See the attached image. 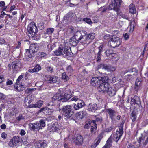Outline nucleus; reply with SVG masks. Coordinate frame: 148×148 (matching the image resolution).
<instances>
[{"instance_id": "obj_52", "label": "nucleus", "mask_w": 148, "mask_h": 148, "mask_svg": "<svg viewBox=\"0 0 148 148\" xmlns=\"http://www.w3.org/2000/svg\"><path fill=\"white\" fill-rule=\"evenodd\" d=\"M103 133H101L99 134L98 137L97 138L96 140H97V141H99L100 143L101 140L103 137Z\"/></svg>"}, {"instance_id": "obj_27", "label": "nucleus", "mask_w": 148, "mask_h": 148, "mask_svg": "<svg viewBox=\"0 0 148 148\" xmlns=\"http://www.w3.org/2000/svg\"><path fill=\"white\" fill-rule=\"evenodd\" d=\"M115 89V88L114 87H109L106 92L109 96H113L115 95L116 93V90Z\"/></svg>"}, {"instance_id": "obj_10", "label": "nucleus", "mask_w": 148, "mask_h": 148, "mask_svg": "<svg viewBox=\"0 0 148 148\" xmlns=\"http://www.w3.org/2000/svg\"><path fill=\"white\" fill-rule=\"evenodd\" d=\"M60 47L62 56L64 57L67 56L70 57L73 56V54L71 52V49L70 47H63L62 45H60Z\"/></svg>"}, {"instance_id": "obj_37", "label": "nucleus", "mask_w": 148, "mask_h": 148, "mask_svg": "<svg viewBox=\"0 0 148 148\" xmlns=\"http://www.w3.org/2000/svg\"><path fill=\"white\" fill-rule=\"evenodd\" d=\"M43 101L41 100H39L35 104L32 105V107L40 108L41 107L43 104Z\"/></svg>"}, {"instance_id": "obj_59", "label": "nucleus", "mask_w": 148, "mask_h": 148, "mask_svg": "<svg viewBox=\"0 0 148 148\" xmlns=\"http://www.w3.org/2000/svg\"><path fill=\"white\" fill-rule=\"evenodd\" d=\"M7 85H11L13 84V82L11 80H8L6 82Z\"/></svg>"}, {"instance_id": "obj_24", "label": "nucleus", "mask_w": 148, "mask_h": 148, "mask_svg": "<svg viewBox=\"0 0 148 148\" xmlns=\"http://www.w3.org/2000/svg\"><path fill=\"white\" fill-rule=\"evenodd\" d=\"M88 107V110L91 112H94L97 109V105L96 104H90Z\"/></svg>"}, {"instance_id": "obj_21", "label": "nucleus", "mask_w": 148, "mask_h": 148, "mask_svg": "<svg viewBox=\"0 0 148 148\" xmlns=\"http://www.w3.org/2000/svg\"><path fill=\"white\" fill-rule=\"evenodd\" d=\"M39 111L40 112H43L45 114L51 115L52 114L54 110L52 109L49 108L47 107H45L41 108Z\"/></svg>"}, {"instance_id": "obj_7", "label": "nucleus", "mask_w": 148, "mask_h": 148, "mask_svg": "<svg viewBox=\"0 0 148 148\" xmlns=\"http://www.w3.org/2000/svg\"><path fill=\"white\" fill-rule=\"evenodd\" d=\"M136 73H137V72L136 69L134 68L126 70L124 73V75H126L125 76V78L128 80L134 78Z\"/></svg>"}, {"instance_id": "obj_45", "label": "nucleus", "mask_w": 148, "mask_h": 148, "mask_svg": "<svg viewBox=\"0 0 148 148\" xmlns=\"http://www.w3.org/2000/svg\"><path fill=\"white\" fill-rule=\"evenodd\" d=\"M62 79L64 80L65 82L67 81L69 79V77L65 72L62 73Z\"/></svg>"}, {"instance_id": "obj_43", "label": "nucleus", "mask_w": 148, "mask_h": 148, "mask_svg": "<svg viewBox=\"0 0 148 148\" xmlns=\"http://www.w3.org/2000/svg\"><path fill=\"white\" fill-rule=\"evenodd\" d=\"M61 51L60 47V46L59 47L54 51V53L57 56H62Z\"/></svg>"}, {"instance_id": "obj_60", "label": "nucleus", "mask_w": 148, "mask_h": 148, "mask_svg": "<svg viewBox=\"0 0 148 148\" xmlns=\"http://www.w3.org/2000/svg\"><path fill=\"white\" fill-rule=\"evenodd\" d=\"M47 55L46 53L45 52H41L40 55V57L43 58L45 57Z\"/></svg>"}, {"instance_id": "obj_35", "label": "nucleus", "mask_w": 148, "mask_h": 148, "mask_svg": "<svg viewBox=\"0 0 148 148\" xmlns=\"http://www.w3.org/2000/svg\"><path fill=\"white\" fill-rule=\"evenodd\" d=\"M86 36L88 41H90L91 42V40L95 38V35L94 33H92L86 35Z\"/></svg>"}, {"instance_id": "obj_49", "label": "nucleus", "mask_w": 148, "mask_h": 148, "mask_svg": "<svg viewBox=\"0 0 148 148\" xmlns=\"http://www.w3.org/2000/svg\"><path fill=\"white\" fill-rule=\"evenodd\" d=\"M66 70L68 73H71L73 71V69L70 65L68 66L66 68Z\"/></svg>"}, {"instance_id": "obj_12", "label": "nucleus", "mask_w": 148, "mask_h": 148, "mask_svg": "<svg viewBox=\"0 0 148 148\" xmlns=\"http://www.w3.org/2000/svg\"><path fill=\"white\" fill-rule=\"evenodd\" d=\"M62 129L60 123L57 122L54 123L52 125L49 127V130L50 132H56Z\"/></svg>"}, {"instance_id": "obj_51", "label": "nucleus", "mask_w": 148, "mask_h": 148, "mask_svg": "<svg viewBox=\"0 0 148 148\" xmlns=\"http://www.w3.org/2000/svg\"><path fill=\"white\" fill-rule=\"evenodd\" d=\"M38 26L39 29L40 30H42L44 28V24L43 23H39L38 24Z\"/></svg>"}, {"instance_id": "obj_4", "label": "nucleus", "mask_w": 148, "mask_h": 148, "mask_svg": "<svg viewBox=\"0 0 148 148\" xmlns=\"http://www.w3.org/2000/svg\"><path fill=\"white\" fill-rule=\"evenodd\" d=\"M108 77L107 76L104 77H94L91 80V84L92 86L98 87L100 84L104 81H106V79H108Z\"/></svg>"}, {"instance_id": "obj_62", "label": "nucleus", "mask_w": 148, "mask_h": 148, "mask_svg": "<svg viewBox=\"0 0 148 148\" xmlns=\"http://www.w3.org/2000/svg\"><path fill=\"white\" fill-rule=\"evenodd\" d=\"M7 136V135L5 133H2L1 134V137L3 138H5Z\"/></svg>"}, {"instance_id": "obj_18", "label": "nucleus", "mask_w": 148, "mask_h": 148, "mask_svg": "<svg viewBox=\"0 0 148 148\" xmlns=\"http://www.w3.org/2000/svg\"><path fill=\"white\" fill-rule=\"evenodd\" d=\"M86 34H83L79 40V42H80L84 46H87L90 42V41H88V40L86 36Z\"/></svg>"}, {"instance_id": "obj_63", "label": "nucleus", "mask_w": 148, "mask_h": 148, "mask_svg": "<svg viewBox=\"0 0 148 148\" xmlns=\"http://www.w3.org/2000/svg\"><path fill=\"white\" fill-rule=\"evenodd\" d=\"M36 69H35L34 68H33V69H29V70H28V71L30 72H31V73H33V72H37L35 70Z\"/></svg>"}, {"instance_id": "obj_14", "label": "nucleus", "mask_w": 148, "mask_h": 148, "mask_svg": "<svg viewBox=\"0 0 148 148\" xmlns=\"http://www.w3.org/2000/svg\"><path fill=\"white\" fill-rule=\"evenodd\" d=\"M108 80H106V81H103V82L100 84L99 86L98 87L100 89V91H102L103 92L107 91L109 87V83L107 82Z\"/></svg>"}, {"instance_id": "obj_39", "label": "nucleus", "mask_w": 148, "mask_h": 148, "mask_svg": "<svg viewBox=\"0 0 148 148\" xmlns=\"http://www.w3.org/2000/svg\"><path fill=\"white\" fill-rule=\"evenodd\" d=\"M102 48L100 47L99 49V51L98 52L97 54V57L96 58V60L98 62L101 59V53L102 51V50H101Z\"/></svg>"}, {"instance_id": "obj_26", "label": "nucleus", "mask_w": 148, "mask_h": 148, "mask_svg": "<svg viewBox=\"0 0 148 148\" xmlns=\"http://www.w3.org/2000/svg\"><path fill=\"white\" fill-rule=\"evenodd\" d=\"M30 49L34 53L37 52L39 49V46L37 43L32 44L29 47Z\"/></svg>"}, {"instance_id": "obj_33", "label": "nucleus", "mask_w": 148, "mask_h": 148, "mask_svg": "<svg viewBox=\"0 0 148 148\" xmlns=\"http://www.w3.org/2000/svg\"><path fill=\"white\" fill-rule=\"evenodd\" d=\"M104 53L108 58H111L113 54L114 53L112 50H108L106 51Z\"/></svg>"}, {"instance_id": "obj_47", "label": "nucleus", "mask_w": 148, "mask_h": 148, "mask_svg": "<svg viewBox=\"0 0 148 148\" xmlns=\"http://www.w3.org/2000/svg\"><path fill=\"white\" fill-rule=\"evenodd\" d=\"M101 67H102L103 69L107 70L108 71H109L110 66L108 65L104 64H101L98 66V68H99Z\"/></svg>"}, {"instance_id": "obj_29", "label": "nucleus", "mask_w": 148, "mask_h": 148, "mask_svg": "<svg viewBox=\"0 0 148 148\" xmlns=\"http://www.w3.org/2000/svg\"><path fill=\"white\" fill-rule=\"evenodd\" d=\"M108 8L109 10L113 9L116 12H118L119 10V8L114 3H112H112L109 5Z\"/></svg>"}, {"instance_id": "obj_31", "label": "nucleus", "mask_w": 148, "mask_h": 148, "mask_svg": "<svg viewBox=\"0 0 148 148\" xmlns=\"http://www.w3.org/2000/svg\"><path fill=\"white\" fill-rule=\"evenodd\" d=\"M34 53H35L30 49H27L26 51L25 55L26 56H27L29 58H31L34 56Z\"/></svg>"}, {"instance_id": "obj_44", "label": "nucleus", "mask_w": 148, "mask_h": 148, "mask_svg": "<svg viewBox=\"0 0 148 148\" xmlns=\"http://www.w3.org/2000/svg\"><path fill=\"white\" fill-rule=\"evenodd\" d=\"M46 69L48 72L52 73L54 71L53 68L49 66H47L46 67Z\"/></svg>"}, {"instance_id": "obj_50", "label": "nucleus", "mask_w": 148, "mask_h": 148, "mask_svg": "<svg viewBox=\"0 0 148 148\" xmlns=\"http://www.w3.org/2000/svg\"><path fill=\"white\" fill-rule=\"evenodd\" d=\"M54 30L53 28H48L47 29V33L48 34H51L53 32Z\"/></svg>"}, {"instance_id": "obj_6", "label": "nucleus", "mask_w": 148, "mask_h": 148, "mask_svg": "<svg viewBox=\"0 0 148 148\" xmlns=\"http://www.w3.org/2000/svg\"><path fill=\"white\" fill-rule=\"evenodd\" d=\"M30 130H34L36 129L37 130L42 129L45 126V122L43 120H40L39 123H30L29 125Z\"/></svg>"}, {"instance_id": "obj_58", "label": "nucleus", "mask_w": 148, "mask_h": 148, "mask_svg": "<svg viewBox=\"0 0 148 148\" xmlns=\"http://www.w3.org/2000/svg\"><path fill=\"white\" fill-rule=\"evenodd\" d=\"M123 36L125 40H127L129 37V35L127 33H126L124 34H123Z\"/></svg>"}, {"instance_id": "obj_20", "label": "nucleus", "mask_w": 148, "mask_h": 148, "mask_svg": "<svg viewBox=\"0 0 148 148\" xmlns=\"http://www.w3.org/2000/svg\"><path fill=\"white\" fill-rule=\"evenodd\" d=\"M106 111L109 114V117L112 120L114 118L116 115V112L114 110L111 108L106 109Z\"/></svg>"}, {"instance_id": "obj_57", "label": "nucleus", "mask_w": 148, "mask_h": 148, "mask_svg": "<svg viewBox=\"0 0 148 148\" xmlns=\"http://www.w3.org/2000/svg\"><path fill=\"white\" fill-rule=\"evenodd\" d=\"M110 36L108 34H107L105 35L104 36V38L105 40H108L109 39L110 40V38H112L110 37Z\"/></svg>"}, {"instance_id": "obj_56", "label": "nucleus", "mask_w": 148, "mask_h": 148, "mask_svg": "<svg viewBox=\"0 0 148 148\" xmlns=\"http://www.w3.org/2000/svg\"><path fill=\"white\" fill-rule=\"evenodd\" d=\"M113 129V127L112 126H110L108 127V128L106 129L105 131L106 132H111Z\"/></svg>"}, {"instance_id": "obj_64", "label": "nucleus", "mask_w": 148, "mask_h": 148, "mask_svg": "<svg viewBox=\"0 0 148 148\" xmlns=\"http://www.w3.org/2000/svg\"><path fill=\"white\" fill-rule=\"evenodd\" d=\"M16 119L18 121H20L21 120L23 119V116L20 115L18 116V117H17L16 118Z\"/></svg>"}, {"instance_id": "obj_38", "label": "nucleus", "mask_w": 148, "mask_h": 148, "mask_svg": "<svg viewBox=\"0 0 148 148\" xmlns=\"http://www.w3.org/2000/svg\"><path fill=\"white\" fill-rule=\"evenodd\" d=\"M111 141L110 138H109L106 142V145L102 148H110L111 146Z\"/></svg>"}, {"instance_id": "obj_16", "label": "nucleus", "mask_w": 148, "mask_h": 148, "mask_svg": "<svg viewBox=\"0 0 148 148\" xmlns=\"http://www.w3.org/2000/svg\"><path fill=\"white\" fill-rule=\"evenodd\" d=\"M85 105V103L84 101L81 100H79L76 104H74L73 108L75 110H79Z\"/></svg>"}, {"instance_id": "obj_1", "label": "nucleus", "mask_w": 148, "mask_h": 148, "mask_svg": "<svg viewBox=\"0 0 148 148\" xmlns=\"http://www.w3.org/2000/svg\"><path fill=\"white\" fill-rule=\"evenodd\" d=\"M28 35L35 40H38L40 38V35L37 34V28L34 22L29 23L27 28Z\"/></svg>"}, {"instance_id": "obj_3", "label": "nucleus", "mask_w": 148, "mask_h": 148, "mask_svg": "<svg viewBox=\"0 0 148 148\" xmlns=\"http://www.w3.org/2000/svg\"><path fill=\"white\" fill-rule=\"evenodd\" d=\"M72 107L71 105L64 106L62 108V110L64 114V117L66 119L71 117L74 114L72 110Z\"/></svg>"}, {"instance_id": "obj_5", "label": "nucleus", "mask_w": 148, "mask_h": 148, "mask_svg": "<svg viewBox=\"0 0 148 148\" xmlns=\"http://www.w3.org/2000/svg\"><path fill=\"white\" fill-rule=\"evenodd\" d=\"M121 43V41L119 38L114 36L110 38L108 44L111 47L114 48L118 47Z\"/></svg>"}, {"instance_id": "obj_55", "label": "nucleus", "mask_w": 148, "mask_h": 148, "mask_svg": "<svg viewBox=\"0 0 148 148\" xmlns=\"http://www.w3.org/2000/svg\"><path fill=\"white\" fill-rule=\"evenodd\" d=\"M100 143L99 141H97L95 143H94L92 144L91 147L92 148H95Z\"/></svg>"}, {"instance_id": "obj_42", "label": "nucleus", "mask_w": 148, "mask_h": 148, "mask_svg": "<svg viewBox=\"0 0 148 148\" xmlns=\"http://www.w3.org/2000/svg\"><path fill=\"white\" fill-rule=\"evenodd\" d=\"M136 114L135 112L133 111L131 114V119L133 121H135L136 119Z\"/></svg>"}, {"instance_id": "obj_17", "label": "nucleus", "mask_w": 148, "mask_h": 148, "mask_svg": "<svg viewBox=\"0 0 148 148\" xmlns=\"http://www.w3.org/2000/svg\"><path fill=\"white\" fill-rule=\"evenodd\" d=\"M46 77L47 79L46 81L48 82H47L50 83H57L58 79V77L54 76L47 75L46 76Z\"/></svg>"}, {"instance_id": "obj_23", "label": "nucleus", "mask_w": 148, "mask_h": 148, "mask_svg": "<svg viewBox=\"0 0 148 148\" xmlns=\"http://www.w3.org/2000/svg\"><path fill=\"white\" fill-rule=\"evenodd\" d=\"M131 102L132 104L137 105L140 104L141 102L139 98L137 96H135L131 99Z\"/></svg>"}, {"instance_id": "obj_53", "label": "nucleus", "mask_w": 148, "mask_h": 148, "mask_svg": "<svg viewBox=\"0 0 148 148\" xmlns=\"http://www.w3.org/2000/svg\"><path fill=\"white\" fill-rule=\"evenodd\" d=\"M36 89L35 88H32V89H27L25 90V92L26 93H32V92L33 90H36Z\"/></svg>"}, {"instance_id": "obj_48", "label": "nucleus", "mask_w": 148, "mask_h": 148, "mask_svg": "<svg viewBox=\"0 0 148 148\" xmlns=\"http://www.w3.org/2000/svg\"><path fill=\"white\" fill-rule=\"evenodd\" d=\"M83 21H85L87 23L89 24H91L92 23L91 19H90V18H83Z\"/></svg>"}, {"instance_id": "obj_9", "label": "nucleus", "mask_w": 148, "mask_h": 148, "mask_svg": "<svg viewBox=\"0 0 148 148\" xmlns=\"http://www.w3.org/2000/svg\"><path fill=\"white\" fill-rule=\"evenodd\" d=\"M24 75V74H23L20 75L17 79L15 84L14 85V88L16 90H17L18 91H23L25 88V86L20 84H19L20 81L23 77Z\"/></svg>"}, {"instance_id": "obj_25", "label": "nucleus", "mask_w": 148, "mask_h": 148, "mask_svg": "<svg viewBox=\"0 0 148 148\" xmlns=\"http://www.w3.org/2000/svg\"><path fill=\"white\" fill-rule=\"evenodd\" d=\"M141 79L140 77L137 78L135 82V89L136 91L140 89L141 87Z\"/></svg>"}, {"instance_id": "obj_28", "label": "nucleus", "mask_w": 148, "mask_h": 148, "mask_svg": "<svg viewBox=\"0 0 148 148\" xmlns=\"http://www.w3.org/2000/svg\"><path fill=\"white\" fill-rule=\"evenodd\" d=\"M70 44L73 46H75L79 42V40L73 36L69 40Z\"/></svg>"}, {"instance_id": "obj_40", "label": "nucleus", "mask_w": 148, "mask_h": 148, "mask_svg": "<svg viewBox=\"0 0 148 148\" xmlns=\"http://www.w3.org/2000/svg\"><path fill=\"white\" fill-rule=\"evenodd\" d=\"M119 58L118 55L114 53L109 59L113 61H116L119 60Z\"/></svg>"}, {"instance_id": "obj_15", "label": "nucleus", "mask_w": 148, "mask_h": 148, "mask_svg": "<svg viewBox=\"0 0 148 148\" xmlns=\"http://www.w3.org/2000/svg\"><path fill=\"white\" fill-rule=\"evenodd\" d=\"M19 137L18 136H15L10 140L9 143V145L11 147L16 146L19 144Z\"/></svg>"}, {"instance_id": "obj_30", "label": "nucleus", "mask_w": 148, "mask_h": 148, "mask_svg": "<svg viewBox=\"0 0 148 148\" xmlns=\"http://www.w3.org/2000/svg\"><path fill=\"white\" fill-rule=\"evenodd\" d=\"M87 113L86 111H83L78 112L77 113V115L79 119H82L84 117L86 114Z\"/></svg>"}, {"instance_id": "obj_34", "label": "nucleus", "mask_w": 148, "mask_h": 148, "mask_svg": "<svg viewBox=\"0 0 148 148\" xmlns=\"http://www.w3.org/2000/svg\"><path fill=\"white\" fill-rule=\"evenodd\" d=\"M129 12L130 13L132 14H134L136 12V8L133 4H131L130 5Z\"/></svg>"}, {"instance_id": "obj_46", "label": "nucleus", "mask_w": 148, "mask_h": 148, "mask_svg": "<svg viewBox=\"0 0 148 148\" xmlns=\"http://www.w3.org/2000/svg\"><path fill=\"white\" fill-rule=\"evenodd\" d=\"M75 14L71 12H69L67 16L64 17V18H66L67 20L71 19L70 18H73V16H74Z\"/></svg>"}, {"instance_id": "obj_41", "label": "nucleus", "mask_w": 148, "mask_h": 148, "mask_svg": "<svg viewBox=\"0 0 148 148\" xmlns=\"http://www.w3.org/2000/svg\"><path fill=\"white\" fill-rule=\"evenodd\" d=\"M112 1V3H114L119 8L120 6L121 3L122 2L121 0H113Z\"/></svg>"}, {"instance_id": "obj_54", "label": "nucleus", "mask_w": 148, "mask_h": 148, "mask_svg": "<svg viewBox=\"0 0 148 148\" xmlns=\"http://www.w3.org/2000/svg\"><path fill=\"white\" fill-rule=\"evenodd\" d=\"M34 68L36 69V72H38L39 70L41 69V67L38 64H37L35 67Z\"/></svg>"}, {"instance_id": "obj_13", "label": "nucleus", "mask_w": 148, "mask_h": 148, "mask_svg": "<svg viewBox=\"0 0 148 148\" xmlns=\"http://www.w3.org/2000/svg\"><path fill=\"white\" fill-rule=\"evenodd\" d=\"M83 140L82 136L80 134H75L74 136V143L75 145H81L83 142Z\"/></svg>"}, {"instance_id": "obj_11", "label": "nucleus", "mask_w": 148, "mask_h": 148, "mask_svg": "<svg viewBox=\"0 0 148 148\" xmlns=\"http://www.w3.org/2000/svg\"><path fill=\"white\" fill-rule=\"evenodd\" d=\"M123 125H121L119 130L117 131L114 135L113 138L116 142H117L120 139V137L123 134Z\"/></svg>"}, {"instance_id": "obj_2", "label": "nucleus", "mask_w": 148, "mask_h": 148, "mask_svg": "<svg viewBox=\"0 0 148 148\" xmlns=\"http://www.w3.org/2000/svg\"><path fill=\"white\" fill-rule=\"evenodd\" d=\"M71 97L70 93H65L64 95H61L60 94H56L54 95L52 97V102H51L50 103L51 104L52 103H55L56 101H59L60 102H66Z\"/></svg>"}, {"instance_id": "obj_8", "label": "nucleus", "mask_w": 148, "mask_h": 148, "mask_svg": "<svg viewBox=\"0 0 148 148\" xmlns=\"http://www.w3.org/2000/svg\"><path fill=\"white\" fill-rule=\"evenodd\" d=\"M11 65L14 72L17 73L20 71L22 63L20 60H17L12 62Z\"/></svg>"}, {"instance_id": "obj_22", "label": "nucleus", "mask_w": 148, "mask_h": 148, "mask_svg": "<svg viewBox=\"0 0 148 148\" xmlns=\"http://www.w3.org/2000/svg\"><path fill=\"white\" fill-rule=\"evenodd\" d=\"M86 33V32L85 31H78L75 33L73 36L77 39L78 40H79V39L81 38V37L83 34H85Z\"/></svg>"}, {"instance_id": "obj_36", "label": "nucleus", "mask_w": 148, "mask_h": 148, "mask_svg": "<svg viewBox=\"0 0 148 148\" xmlns=\"http://www.w3.org/2000/svg\"><path fill=\"white\" fill-rule=\"evenodd\" d=\"M47 144V142L45 141H41L40 142L37 143L38 145L39 148L45 147L46 146Z\"/></svg>"}, {"instance_id": "obj_61", "label": "nucleus", "mask_w": 148, "mask_h": 148, "mask_svg": "<svg viewBox=\"0 0 148 148\" xmlns=\"http://www.w3.org/2000/svg\"><path fill=\"white\" fill-rule=\"evenodd\" d=\"M5 41L3 38H0V43L1 44H4Z\"/></svg>"}, {"instance_id": "obj_19", "label": "nucleus", "mask_w": 148, "mask_h": 148, "mask_svg": "<svg viewBox=\"0 0 148 148\" xmlns=\"http://www.w3.org/2000/svg\"><path fill=\"white\" fill-rule=\"evenodd\" d=\"M31 97L30 95L25 97L24 101V106L26 108L32 107L30 103L32 101L31 99Z\"/></svg>"}, {"instance_id": "obj_32", "label": "nucleus", "mask_w": 148, "mask_h": 148, "mask_svg": "<svg viewBox=\"0 0 148 148\" xmlns=\"http://www.w3.org/2000/svg\"><path fill=\"white\" fill-rule=\"evenodd\" d=\"M93 123L94 124V126H91L90 129V132L92 134H95L97 128V125L95 123V121H92Z\"/></svg>"}]
</instances>
